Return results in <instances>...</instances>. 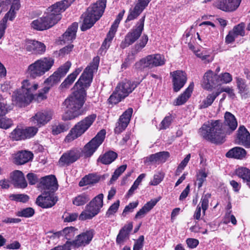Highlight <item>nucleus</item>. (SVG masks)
Segmentation results:
<instances>
[{"mask_svg":"<svg viewBox=\"0 0 250 250\" xmlns=\"http://www.w3.org/2000/svg\"><path fill=\"white\" fill-rule=\"evenodd\" d=\"M211 196L210 194L207 193L203 195L201 199L200 203L198 205L201 207L202 209L203 213L204 215L205 214V212L208 207L209 199Z\"/></svg>","mask_w":250,"mask_h":250,"instance_id":"nucleus-45","label":"nucleus"},{"mask_svg":"<svg viewBox=\"0 0 250 250\" xmlns=\"http://www.w3.org/2000/svg\"><path fill=\"white\" fill-rule=\"evenodd\" d=\"M159 201V199H154L150 200L146 204L143 208L146 210V211L149 212Z\"/></svg>","mask_w":250,"mask_h":250,"instance_id":"nucleus-64","label":"nucleus"},{"mask_svg":"<svg viewBox=\"0 0 250 250\" xmlns=\"http://www.w3.org/2000/svg\"><path fill=\"white\" fill-rule=\"evenodd\" d=\"M76 230L77 229L73 227H66L62 231L56 232L55 235L58 237L64 236L66 239L69 240L74 236Z\"/></svg>","mask_w":250,"mask_h":250,"instance_id":"nucleus-39","label":"nucleus"},{"mask_svg":"<svg viewBox=\"0 0 250 250\" xmlns=\"http://www.w3.org/2000/svg\"><path fill=\"white\" fill-rule=\"evenodd\" d=\"M132 112L133 109L129 108L120 116L114 129L115 133L120 134L126 128L129 123Z\"/></svg>","mask_w":250,"mask_h":250,"instance_id":"nucleus-19","label":"nucleus"},{"mask_svg":"<svg viewBox=\"0 0 250 250\" xmlns=\"http://www.w3.org/2000/svg\"><path fill=\"white\" fill-rule=\"evenodd\" d=\"M117 154L113 151H108L105 152L103 155L101 156L99 160L102 163L105 165H108L113 162L117 157Z\"/></svg>","mask_w":250,"mask_h":250,"instance_id":"nucleus-37","label":"nucleus"},{"mask_svg":"<svg viewBox=\"0 0 250 250\" xmlns=\"http://www.w3.org/2000/svg\"><path fill=\"white\" fill-rule=\"evenodd\" d=\"M87 66L73 87L74 91L64 102L66 110L62 116L64 120H70L83 114L81 109L85 100V88L89 87L93 79V73L98 69L99 61L97 58Z\"/></svg>","mask_w":250,"mask_h":250,"instance_id":"nucleus-1","label":"nucleus"},{"mask_svg":"<svg viewBox=\"0 0 250 250\" xmlns=\"http://www.w3.org/2000/svg\"><path fill=\"white\" fill-rule=\"evenodd\" d=\"M219 85L222 83H230L232 79L231 75L229 73H224L218 76Z\"/></svg>","mask_w":250,"mask_h":250,"instance_id":"nucleus-54","label":"nucleus"},{"mask_svg":"<svg viewBox=\"0 0 250 250\" xmlns=\"http://www.w3.org/2000/svg\"><path fill=\"white\" fill-rule=\"evenodd\" d=\"M83 68L80 67L76 70L71 74L69 75L65 80L61 83L60 87L61 88H67L72 84L77 76L82 71Z\"/></svg>","mask_w":250,"mask_h":250,"instance_id":"nucleus-34","label":"nucleus"},{"mask_svg":"<svg viewBox=\"0 0 250 250\" xmlns=\"http://www.w3.org/2000/svg\"><path fill=\"white\" fill-rule=\"evenodd\" d=\"M6 5H11L9 11L5 15V16L9 17V21H12L15 18L16 11L19 10L20 7L19 0H5Z\"/></svg>","mask_w":250,"mask_h":250,"instance_id":"nucleus-31","label":"nucleus"},{"mask_svg":"<svg viewBox=\"0 0 250 250\" xmlns=\"http://www.w3.org/2000/svg\"><path fill=\"white\" fill-rule=\"evenodd\" d=\"M69 127L65 124H59L58 125L53 127L52 132L54 135H57L62 132L67 131Z\"/></svg>","mask_w":250,"mask_h":250,"instance_id":"nucleus-55","label":"nucleus"},{"mask_svg":"<svg viewBox=\"0 0 250 250\" xmlns=\"http://www.w3.org/2000/svg\"><path fill=\"white\" fill-rule=\"evenodd\" d=\"M247 152L245 149L239 146L234 147L227 152L226 156L242 160L246 157Z\"/></svg>","mask_w":250,"mask_h":250,"instance_id":"nucleus-30","label":"nucleus"},{"mask_svg":"<svg viewBox=\"0 0 250 250\" xmlns=\"http://www.w3.org/2000/svg\"><path fill=\"white\" fill-rule=\"evenodd\" d=\"M124 99L125 98L115 89L109 97L108 101L111 104H117Z\"/></svg>","mask_w":250,"mask_h":250,"instance_id":"nucleus-46","label":"nucleus"},{"mask_svg":"<svg viewBox=\"0 0 250 250\" xmlns=\"http://www.w3.org/2000/svg\"><path fill=\"white\" fill-rule=\"evenodd\" d=\"M90 199L89 196L85 193H82L75 197L73 200V204L77 206L84 205Z\"/></svg>","mask_w":250,"mask_h":250,"instance_id":"nucleus-43","label":"nucleus"},{"mask_svg":"<svg viewBox=\"0 0 250 250\" xmlns=\"http://www.w3.org/2000/svg\"><path fill=\"white\" fill-rule=\"evenodd\" d=\"M53 193L42 192V194L39 195L37 198L36 204L42 208L52 207L55 205L58 200Z\"/></svg>","mask_w":250,"mask_h":250,"instance_id":"nucleus-16","label":"nucleus"},{"mask_svg":"<svg viewBox=\"0 0 250 250\" xmlns=\"http://www.w3.org/2000/svg\"><path fill=\"white\" fill-rule=\"evenodd\" d=\"M95 231L93 229H90L85 232L78 235L75 240L70 242L71 245H74L76 247L85 246L88 245L91 241Z\"/></svg>","mask_w":250,"mask_h":250,"instance_id":"nucleus-17","label":"nucleus"},{"mask_svg":"<svg viewBox=\"0 0 250 250\" xmlns=\"http://www.w3.org/2000/svg\"><path fill=\"white\" fill-rule=\"evenodd\" d=\"M33 153L28 151H19L15 154L14 163L17 165L24 164L33 159Z\"/></svg>","mask_w":250,"mask_h":250,"instance_id":"nucleus-29","label":"nucleus"},{"mask_svg":"<svg viewBox=\"0 0 250 250\" xmlns=\"http://www.w3.org/2000/svg\"><path fill=\"white\" fill-rule=\"evenodd\" d=\"M38 187L42 192H54L58 188L57 179L52 175L42 177Z\"/></svg>","mask_w":250,"mask_h":250,"instance_id":"nucleus-12","label":"nucleus"},{"mask_svg":"<svg viewBox=\"0 0 250 250\" xmlns=\"http://www.w3.org/2000/svg\"><path fill=\"white\" fill-rule=\"evenodd\" d=\"M38 127L35 126L28 127L24 129L25 139L34 136L38 132Z\"/></svg>","mask_w":250,"mask_h":250,"instance_id":"nucleus-50","label":"nucleus"},{"mask_svg":"<svg viewBox=\"0 0 250 250\" xmlns=\"http://www.w3.org/2000/svg\"><path fill=\"white\" fill-rule=\"evenodd\" d=\"M105 130L102 129L94 138L84 146L83 153L85 156L89 157L93 154L97 148L103 142L105 138Z\"/></svg>","mask_w":250,"mask_h":250,"instance_id":"nucleus-11","label":"nucleus"},{"mask_svg":"<svg viewBox=\"0 0 250 250\" xmlns=\"http://www.w3.org/2000/svg\"><path fill=\"white\" fill-rule=\"evenodd\" d=\"M207 177V174L203 170L200 171L197 175V184L198 188H200L203 185V182L206 180Z\"/></svg>","mask_w":250,"mask_h":250,"instance_id":"nucleus-58","label":"nucleus"},{"mask_svg":"<svg viewBox=\"0 0 250 250\" xmlns=\"http://www.w3.org/2000/svg\"><path fill=\"white\" fill-rule=\"evenodd\" d=\"M138 205V202H135L129 203L124 208L123 212L122 213V215L125 216L128 212H132L133 209L136 208L137 207Z\"/></svg>","mask_w":250,"mask_h":250,"instance_id":"nucleus-61","label":"nucleus"},{"mask_svg":"<svg viewBox=\"0 0 250 250\" xmlns=\"http://www.w3.org/2000/svg\"><path fill=\"white\" fill-rule=\"evenodd\" d=\"M144 241V237L143 235L140 236L135 242L133 250H142Z\"/></svg>","mask_w":250,"mask_h":250,"instance_id":"nucleus-63","label":"nucleus"},{"mask_svg":"<svg viewBox=\"0 0 250 250\" xmlns=\"http://www.w3.org/2000/svg\"><path fill=\"white\" fill-rule=\"evenodd\" d=\"M78 217V214L77 213H69L65 212L62 218L64 222H71L75 221Z\"/></svg>","mask_w":250,"mask_h":250,"instance_id":"nucleus-51","label":"nucleus"},{"mask_svg":"<svg viewBox=\"0 0 250 250\" xmlns=\"http://www.w3.org/2000/svg\"><path fill=\"white\" fill-rule=\"evenodd\" d=\"M10 137L14 140H25L24 129L17 127L10 133Z\"/></svg>","mask_w":250,"mask_h":250,"instance_id":"nucleus-42","label":"nucleus"},{"mask_svg":"<svg viewBox=\"0 0 250 250\" xmlns=\"http://www.w3.org/2000/svg\"><path fill=\"white\" fill-rule=\"evenodd\" d=\"M224 129L219 120L211 121L205 123L200 129L201 135L206 140L214 144H222L224 142L225 133H230L235 130L238 125L235 117L230 112L224 115Z\"/></svg>","mask_w":250,"mask_h":250,"instance_id":"nucleus-2","label":"nucleus"},{"mask_svg":"<svg viewBox=\"0 0 250 250\" xmlns=\"http://www.w3.org/2000/svg\"><path fill=\"white\" fill-rule=\"evenodd\" d=\"M166 61L165 57L162 55H150L136 62L135 67L137 69H143L146 67L151 68L164 65Z\"/></svg>","mask_w":250,"mask_h":250,"instance_id":"nucleus-9","label":"nucleus"},{"mask_svg":"<svg viewBox=\"0 0 250 250\" xmlns=\"http://www.w3.org/2000/svg\"><path fill=\"white\" fill-rule=\"evenodd\" d=\"M137 84L129 80H125L117 85L115 89L125 98L128 96L137 87Z\"/></svg>","mask_w":250,"mask_h":250,"instance_id":"nucleus-22","label":"nucleus"},{"mask_svg":"<svg viewBox=\"0 0 250 250\" xmlns=\"http://www.w3.org/2000/svg\"><path fill=\"white\" fill-rule=\"evenodd\" d=\"M34 213V210L32 208H27L18 211L17 213V215L20 217L28 218L32 216Z\"/></svg>","mask_w":250,"mask_h":250,"instance_id":"nucleus-49","label":"nucleus"},{"mask_svg":"<svg viewBox=\"0 0 250 250\" xmlns=\"http://www.w3.org/2000/svg\"><path fill=\"white\" fill-rule=\"evenodd\" d=\"M126 168V165H124L120 166L119 167L116 169L115 172H114V174L112 176L110 182L111 183H112L113 182L116 181L119 177V176L125 171Z\"/></svg>","mask_w":250,"mask_h":250,"instance_id":"nucleus-53","label":"nucleus"},{"mask_svg":"<svg viewBox=\"0 0 250 250\" xmlns=\"http://www.w3.org/2000/svg\"><path fill=\"white\" fill-rule=\"evenodd\" d=\"M169 157V153L168 152H159L146 157L144 163L146 165L149 163H165Z\"/></svg>","mask_w":250,"mask_h":250,"instance_id":"nucleus-24","label":"nucleus"},{"mask_svg":"<svg viewBox=\"0 0 250 250\" xmlns=\"http://www.w3.org/2000/svg\"><path fill=\"white\" fill-rule=\"evenodd\" d=\"M74 0H63L54 4L46 9L42 17L34 20L31 23V28L38 31H43L52 27L61 19V13L65 11Z\"/></svg>","mask_w":250,"mask_h":250,"instance_id":"nucleus-3","label":"nucleus"},{"mask_svg":"<svg viewBox=\"0 0 250 250\" xmlns=\"http://www.w3.org/2000/svg\"><path fill=\"white\" fill-rule=\"evenodd\" d=\"M117 28H114L111 26L107 36L106 38L105 39L104 42H103L101 48L103 49H106L109 46V42H110L113 37H114V35L117 31Z\"/></svg>","mask_w":250,"mask_h":250,"instance_id":"nucleus-44","label":"nucleus"},{"mask_svg":"<svg viewBox=\"0 0 250 250\" xmlns=\"http://www.w3.org/2000/svg\"><path fill=\"white\" fill-rule=\"evenodd\" d=\"M218 75L210 70H208L204 75L201 82L202 87L208 90H211L218 85L219 83Z\"/></svg>","mask_w":250,"mask_h":250,"instance_id":"nucleus-13","label":"nucleus"},{"mask_svg":"<svg viewBox=\"0 0 250 250\" xmlns=\"http://www.w3.org/2000/svg\"><path fill=\"white\" fill-rule=\"evenodd\" d=\"M235 143L246 148H250V133L244 125H240L237 130Z\"/></svg>","mask_w":250,"mask_h":250,"instance_id":"nucleus-21","label":"nucleus"},{"mask_svg":"<svg viewBox=\"0 0 250 250\" xmlns=\"http://www.w3.org/2000/svg\"><path fill=\"white\" fill-rule=\"evenodd\" d=\"M96 118V114H93L77 123L65 137V141L70 142L81 136L91 126Z\"/></svg>","mask_w":250,"mask_h":250,"instance_id":"nucleus-8","label":"nucleus"},{"mask_svg":"<svg viewBox=\"0 0 250 250\" xmlns=\"http://www.w3.org/2000/svg\"><path fill=\"white\" fill-rule=\"evenodd\" d=\"M132 228L133 225L132 223H129L124 226V227L120 230V232L117 236L116 242L118 244H120L124 241L125 239L127 238L130 232L132 229Z\"/></svg>","mask_w":250,"mask_h":250,"instance_id":"nucleus-33","label":"nucleus"},{"mask_svg":"<svg viewBox=\"0 0 250 250\" xmlns=\"http://www.w3.org/2000/svg\"><path fill=\"white\" fill-rule=\"evenodd\" d=\"M38 84L32 83L28 80H25L22 83L21 88L15 91L12 95L14 104L21 106L23 104H29L37 95L34 92L38 88Z\"/></svg>","mask_w":250,"mask_h":250,"instance_id":"nucleus-4","label":"nucleus"},{"mask_svg":"<svg viewBox=\"0 0 250 250\" xmlns=\"http://www.w3.org/2000/svg\"><path fill=\"white\" fill-rule=\"evenodd\" d=\"M96 215L94 214V213H93V212H90L89 210H87V208H86V210L85 211H83L80 215L79 219L81 220L90 219Z\"/></svg>","mask_w":250,"mask_h":250,"instance_id":"nucleus-59","label":"nucleus"},{"mask_svg":"<svg viewBox=\"0 0 250 250\" xmlns=\"http://www.w3.org/2000/svg\"><path fill=\"white\" fill-rule=\"evenodd\" d=\"M78 29V23L74 22L68 28L62 36V41L64 42L72 41L76 38Z\"/></svg>","mask_w":250,"mask_h":250,"instance_id":"nucleus-32","label":"nucleus"},{"mask_svg":"<svg viewBox=\"0 0 250 250\" xmlns=\"http://www.w3.org/2000/svg\"><path fill=\"white\" fill-rule=\"evenodd\" d=\"M193 84H190L186 89L185 91L179 96L176 100L175 104L176 105H179L184 104L187 100L190 97L192 92Z\"/></svg>","mask_w":250,"mask_h":250,"instance_id":"nucleus-35","label":"nucleus"},{"mask_svg":"<svg viewBox=\"0 0 250 250\" xmlns=\"http://www.w3.org/2000/svg\"><path fill=\"white\" fill-rule=\"evenodd\" d=\"M9 20V17L5 16L0 21V40L3 37L5 29L7 28V22Z\"/></svg>","mask_w":250,"mask_h":250,"instance_id":"nucleus-56","label":"nucleus"},{"mask_svg":"<svg viewBox=\"0 0 250 250\" xmlns=\"http://www.w3.org/2000/svg\"><path fill=\"white\" fill-rule=\"evenodd\" d=\"M13 125L12 121L8 118H0V128L5 129L9 128Z\"/></svg>","mask_w":250,"mask_h":250,"instance_id":"nucleus-57","label":"nucleus"},{"mask_svg":"<svg viewBox=\"0 0 250 250\" xmlns=\"http://www.w3.org/2000/svg\"><path fill=\"white\" fill-rule=\"evenodd\" d=\"M99 177L95 174H90L85 176L80 181L79 185L83 187L88 185H93L99 182Z\"/></svg>","mask_w":250,"mask_h":250,"instance_id":"nucleus-38","label":"nucleus"},{"mask_svg":"<svg viewBox=\"0 0 250 250\" xmlns=\"http://www.w3.org/2000/svg\"><path fill=\"white\" fill-rule=\"evenodd\" d=\"M237 86L239 89V93L241 94V96L247 98L249 93V88L246 84L245 80L240 78H236Z\"/></svg>","mask_w":250,"mask_h":250,"instance_id":"nucleus-40","label":"nucleus"},{"mask_svg":"<svg viewBox=\"0 0 250 250\" xmlns=\"http://www.w3.org/2000/svg\"><path fill=\"white\" fill-rule=\"evenodd\" d=\"M172 77L173 90L175 92L179 91L186 83L187 78L186 73L180 70L170 72Z\"/></svg>","mask_w":250,"mask_h":250,"instance_id":"nucleus-20","label":"nucleus"},{"mask_svg":"<svg viewBox=\"0 0 250 250\" xmlns=\"http://www.w3.org/2000/svg\"><path fill=\"white\" fill-rule=\"evenodd\" d=\"M106 3V0H99L87 8L86 12L82 15L83 18L81 27L82 31H84L91 28L100 19L104 11Z\"/></svg>","mask_w":250,"mask_h":250,"instance_id":"nucleus-5","label":"nucleus"},{"mask_svg":"<svg viewBox=\"0 0 250 250\" xmlns=\"http://www.w3.org/2000/svg\"><path fill=\"white\" fill-rule=\"evenodd\" d=\"M147 36L146 35H144L142 37L139 43H137L135 45V50L131 52L132 57L130 59H129V57L130 55H128V57L125 59V62H124V63H123L122 65V68H126L128 66V65L130 63L129 62L133 61L134 60V56L146 46V44L147 42Z\"/></svg>","mask_w":250,"mask_h":250,"instance_id":"nucleus-25","label":"nucleus"},{"mask_svg":"<svg viewBox=\"0 0 250 250\" xmlns=\"http://www.w3.org/2000/svg\"><path fill=\"white\" fill-rule=\"evenodd\" d=\"M151 0H139L134 9L130 10L129 15L126 20V22L136 19L143 11L145 8L148 5Z\"/></svg>","mask_w":250,"mask_h":250,"instance_id":"nucleus-26","label":"nucleus"},{"mask_svg":"<svg viewBox=\"0 0 250 250\" xmlns=\"http://www.w3.org/2000/svg\"><path fill=\"white\" fill-rule=\"evenodd\" d=\"M242 0H218L215 2L214 6L226 12L235 11L240 6Z\"/></svg>","mask_w":250,"mask_h":250,"instance_id":"nucleus-15","label":"nucleus"},{"mask_svg":"<svg viewBox=\"0 0 250 250\" xmlns=\"http://www.w3.org/2000/svg\"><path fill=\"white\" fill-rule=\"evenodd\" d=\"M25 48L27 51L36 54H42L46 50V47L43 43L36 41L28 42Z\"/></svg>","mask_w":250,"mask_h":250,"instance_id":"nucleus-28","label":"nucleus"},{"mask_svg":"<svg viewBox=\"0 0 250 250\" xmlns=\"http://www.w3.org/2000/svg\"><path fill=\"white\" fill-rule=\"evenodd\" d=\"M220 93L221 92L217 91L208 94L200 104V108H205L211 105L216 97L218 96Z\"/></svg>","mask_w":250,"mask_h":250,"instance_id":"nucleus-41","label":"nucleus"},{"mask_svg":"<svg viewBox=\"0 0 250 250\" xmlns=\"http://www.w3.org/2000/svg\"><path fill=\"white\" fill-rule=\"evenodd\" d=\"M145 16H143L136 24V26L125 37L120 45V47L124 49L133 44L140 37L144 30Z\"/></svg>","mask_w":250,"mask_h":250,"instance_id":"nucleus-10","label":"nucleus"},{"mask_svg":"<svg viewBox=\"0 0 250 250\" xmlns=\"http://www.w3.org/2000/svg\"><path fill=\"white\" fill-rule=\"evenodd\" d=\"M71 65L70 62H66L44 81L45 86L38 94L37 100H43L46 98V94L49 92L51 87L60 83L61 79L65 75L70 69Z\"/></svg>","mask_w":250,"mask_h":250,"instance_id":"nucleus-6","label":"nucleus"},{"mask_svg":"<svg viewBox=\"0 0 250 250\" xmlns=\"http://www.w3.org/2000/svg\"><path fill=\"white\" fill-rule=\"evenodd\" d=\"M9 198L11 200L23 203L26 202L29 199L28 196L24 194H12L9 195Z\"/></svg>","mask_w":250,"mask_h":250,"instance_id":"nucleus-47","label":"nucleus"},{"mask_svg":"<svg viewBox=\"0 0 250 250\" xmlns=\"http://www.w3.org/2000/svg\"><path fill=\"white\" fill-rule=\"evenodd\" d=\"M236 174L242 178L250 188V170L246 167H241L236 169Z\"/></svg>","mask_w":250,"mask_h":250,"instance_id":"nucleus-36","label":"nucleus"},{"mask_svg":"<svg viewBox=\"0 0 250 250\" xmlns=\"http://www.w3.org/2000/svg\"><path fill=\"white\" fill-rule=\"evenodd\" d=\"M164 174L163 173H158L155 174L153 177V180L150 182V185L153 186H156L158 185L163 179Z\"/></svg>","mask_w":250,"mask_h":250,"instance_id":"nucleus-62","label":"nucleus"},{"mask_svg":"<svg viewBox=\"0 0 250 250\" xmlns=\"http://www.w3.org/2000/svg\"><path fill=\"white\" fill-rule=\"evenodd\" d=\"M81 156V150L74 148L64 153L59 159V165L61 167L70 165L76 162Z\"/></svg>","mask_w":250,"mask_h":250,"instance_id":"nucleus-14","label":"nucleus"},{"mask_svg":"<svg viewBox=\"0 0 250 250\" xmlns=\"http://www.w3.org/2000/svg\"><path fill=\"white\" fill-rule=\"evenodd\" d=\"M13 185L15 187L24 188L27 186L23 173L20 170H15L11 174Z\"/></svg>","mask_w":250,"mask_h":250,"instance_id":"nucleus-27","label":"nucleus"},{"mask_svg":"<svg viewBox=\"0 0 250 250\" xmlns=\"http://www.w3.org/2000/svg\"><path fill=\"white\" fill-rule=\"evenodd\" d=\"M172 121V118L171 116H166L161 122L160 125V129H166L168 128Z\"/></svg>","mask_w":250,"mask_h":250,"instance_id":"nucleus-60","label":"nucleus"},{"mask_svg":"<svg viewBox=\"0 0 250 250\" xmlns=\"http://www.w3.org/2000/svg\"><path fill=\"white\" fill-rule=\"evenodd\" d=\"M54 63L51 57H43L30 64L27 68V73L33 79L40 77L49 71Z\"/></svg>","mask_w":250,"mask_h":250,"instance_id":"nucleus-7","label":"nucleus"},{"mask_svg":"<svg viewBox=\"0 0 250 250\" xmlns=\"http://www.w3.org/2000/svg\"><path fill=\"white\" fill-rule=\"evenodd\" d=\"M53 112L51 110H45L38 112L31 118V121L38 127L47 124L52 118Z\"/></svg>","mask_w":250,"mask_h":250,"instance_id":"nucleus-18","label":"nucleus"},{"mask_svg":"<svg viewBox=\"0 0 250 250\" xmlns=\"http://www.w3.org/2000/svg\"><path fill=\"white\" fill-rule=\"evenodd\" d=\"M245 24L243 22H241L238 25L235 26L231 31L237 37L238 36H244L245 32L244 30Z\"/></svg>","mask_w":250,"mask_h":250,"instance_id":"nucleus-48","label":"nucleus"},{"mask_svg":"<svg viewBox=\"0 0 250 250\" xmlns=\"http://www.w3.org/2000/svg\"><path fill=\"white\" fill-rule=\"evenodd\" d=\"M120 206V201L117 200L116 202L113 204L108 209L106 213V216L110 217L111 215L115 213L118 210Z\"/></svg>","mask_w":250,"mask_h":250,"instance_id":"nucleus-52","label":"nucleus"},{"mask_svg":"<svg viewBox=\"0 0 250 250\" xmlns=\"http://www.w3.org/2000/svg\"><path fill=\"white\" fill-rule=\"evenodd\" d=\"M104 194L100 193L95 197L86 206L87 210L93 212L97 215L100 211L101 208L103 206Z\"/></svg>","mask_w":250,"mask_h":250,"instance_id":"nucleus-23","label":"nucleus"}]
</instances>
